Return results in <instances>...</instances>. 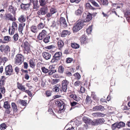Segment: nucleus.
Wrapping results in <instances>:
<instances>
[{
    "label": "nucleus",
    "instance_id": "obj_50",
    "mask_svg": "<svg viewBox=\"0 0 130 130\" xmlns=\"http://www.w3.org/2000/svg\"><path fill=\"white\" fill-rule=\"evenodd\" d=\"M24 43V47H29V44L27 41L24 40L23 41Z\"/></svg>",
    "mask_w": 130,
    "mask_h": 130
},
{
    "label": "nucleus",
    "instance_id": "obj_43",
    "mask_svg": "<svg viewBox=\"0 0 130 130\" xmlns=\"http://www.w3.org/2000/svg\"><path fill=\"white\" fill-rule=\"evenodd\" d=\"M102 4L104 5L107 6L108 4V2L107 0H100Z\"/></svg>",
    "mask_w": 130,
    "mask_h": 130
},
{
    "label": "nucleus",
    "instance_id": "obj_1",
    "mask_svg": "<svg viewBox=\"0 0 130 130\" xmlns=\"http://www.w3.org/2000/svg\"><path fill=\"white\" fill-rule=\"evenodd\" d=\"M92 15L90 13L88 12L84 13L82 18L81 21H83L84 23V22H88L91 20L92 19Z\"/></svg>",
    "mask_w": 130,
    "mask_h": 130
},
{
    "label": "nucleus",
    "instance_id": "obj_56",
    "mask_svg": "<svg viewBox=\"0 0 130 130\" xmlns=\"http://www.w3.org/2000/svg\"><path fill=\"white\" fill-rule=\"evenodd\" d=\"M65 106V104H63L62 105L60 106L59 107V111H62L64 110V107Z\"/></svg>",
    "mask_w": 130,
    "mask_h": 130
},
{
    "label": "nucleus",
    "instance_id": "obj_7",
    "mask_svg": "<svg viewBox=\"0 0 130 130\" xmlns=\"http://www.w3.org/2000/svg\"><path fill=\"white\" fill-rule=\"evenodd\" d=\"M125 126V124L123 122H120L119 123L116 122L114 123V130L117 128L118 130L121 127H124Z\"/></svg>",
    "mask_w": 130,
    "mask_h": 130
},
{
    "label": "nucleus",
    "instance_id": "obj_12",
    "mask_svg": "<svg viewBox=\"0 0 130 130\" xmlns=\"http://www.w3.org/2000/svg\"><path fill=\"white\" fill-rule=\"evenodd\" d=\"M104 120L103 118L94 119V126H97L101 124L104 123Z\"/></svg>",
    "mask_w": 130,
    "mask_h": 130
},
{
    "label": "nucleus",
    "instance_id": "obj_31",
    "mask_svg": "<svg viewBox=\"0 0 130 130\" xmlns=\"http://www.w3.org/2000/svg\"><path fill=\"white\" fill-rule=\"evenodd\" d=\"M58 44L59 48H60L63 47L64 45V43L62 40H59L58 42Z\"/></svg>",
    "mask_w": 130,
    "mask_h": 130
},
{
    "label": "nucleus",
    "instance_id": "obj_54",
    "mask_svg": "<svg viewBox=\"0 0 130 130\" xmlns=\"http://www.w3.org/2000/svg\"><path fill=\"white\" fill-rule=\"evenodd\" d=\"M56 12V10L54 8H52L50 9L51 13L52 14L55 13Z\"/></svg>",
    "mask_w": 130,
    "mask_h": 130
},
{
    "label": "nucleus",
    "instance_id": "obj_2",
    "mask_svg": "<svg viewBox=\"0 0 130 130\" xmlns=\"http://www.w3.org/2000/svg\"><path fill=\"white\" fill-rule=\"evenodd\" d=\"M62 56V54L61 52H56L53 56L51 62L53 63L57 62L58 60L60 59Z\"/></svg>",
    "mask_w": 130,
    "mask_h": 130
},
{
    "label": "nucleus",
    "instance_id": "obj_16",
    "mask_svg": "<svg viewBox=\"0 0 130 130\" xmlns=\"http://www.w3.org/2000/svg\"><path fill=\"white\" fill-rule=\"evenodd\" d=\"M31 4L30 3L29 4H24L23 3H22L20 5L21 8V9L24 10H27L28 9L30 5Z\"/></svg>",
    "mask_w": 130,
    "mask_h": 130
},
{
    "label": "nucleus",
    "instance_id": "obj_26",
    "mask_svg": "<svg viewBox=\"0 0 130 130\" xmlns=\"http://www.w3.org/2000/svg\"><path fill=\"white\" fill-rule=\"evenodd\" d=\"M46 35L45 33H39V35L37 36V38L39 40L42 39Z\"/></svg>",
    "mask_w": 130,
    "mask_h": 130
},
{
    "label": "nucleus",
    "instance_id": "obj_35",
    "mask_svg": "<svg viewBox=\"0 0 130 130\" xmlns=\"http://www.w3.org/2000/svg\"><path fill=\"white\" fill-rule=\"evenodd\" d=\"M4 77V76H1V78L0 80V86H2L4 85L5 81L3 79Z\"/></svg>",
    "mask_w": 130,
    "mask_h": 130
},
{
    "label": "nucleus",
    "instance_id": "obj_37",
    "mask_svg": "<svg viewBox=\"0 0 130 130\" xmlns=\"http://www.w3.org/2000/svg\"><path fill=\"white\" fill-rule=\"evenodd\" d=\"M29 62L30 67H35V66L36 64H35V62L33 61L32 60H30L29 61Z\"/></svg>",
    "mask_w": 130,
    "mask_h": 130
},
{
    "label": "nucleus",
    "instance_id": "obj_62",
    "mask_svg": "<svg viewBox=\"0 0 130 130\" xmlns=\"http://www.w3.org/2000/svg\"><path fill=\"white\" fill-rule=\"evenodd\" d=\"M72 59L70 58H67L66 59V62L68 63H71L72 61Z\"/></svg>",
    "mask_w": 130,
    "mask_h": 130
},
{
    "label": "nucleus",
    "instance_id": "obj_45",
    "mask_svg": "<svg viewBox=\"0 0 130 130\" xmlns=\"http://www.w3.org/2000/svg\"><path fill=\"white\" fill-rule=\"evenodd\" d=\"M55 103L56 104H57V105L59 107L64 104L61 101L60 102L59 101H56L55 102Z\"/></svg>",
    "mask_w": 130,
    "mask_h": 130
},
{
    "label": "nucleus",
    "instance_id": "obj_21",
    "mask_svg": "<svg viewBox=\"0 0 130 130\" xmlns=\"http://www.w3.org/2000/svg\"><path fill=\"white\" fill-rule=\"evenodd\" d=\"M48 0H39L40 6H45L48 3Z\"/></svg>",
    "mask_w": 130,
    "mask_h": 130
},
{
    "label": "nucleus",
    "instance_id": "obj_41",
    "mask_svg": "<svg viewBox=\"0 0 130 130\" xmlns=\"http://www.w3.org/2000/svg\"><path fill=\"white\" fill-rule=\"evenodd\" d=\"M12 111V109L10 107L9 108H7L6 109L5 111V113L7 114H10V112H11Z\"/></svg>",
    "mask_w": 130,
    "mask_h": 130
},
{
    "label": "nucleus",
    "instance_id": "obj_47",
    "mask_svg": "<svg viewBox=\"0 0 130 130\" xmlns=\"http://www.w3.org/2000/svg\"><path fill=\"white\" fill-rule=\"evenodd\" d=\"M19 102L22 105L24 106H26L27 104L26 102L22 100H20V101H19Z\"/></svg>",
    "mask_w": 130,
    "mask_h": 130
},
{
    "label": "nucleus",
    "instance_id": "obj_6",
    "mask_svg": "<svg viewBox=\"0 0 130 130\" xmlns=\"http://www.w3.org/2000/svg\"><path fill=\"white\" fill-rule=\"evenodd\" d=\"M6 74V75H10L13 72L12 66L8 65L5 68Z\"/></svg>",
    "mask_w": 130,
    "mask_h": 130
},
{
    "label": "nucleus",
    "instance_id": "obj_34",
    "mask_svg": "<svg viewBox=\"0 0 130 130\" xmlns=\"http://www.w3.org/2000/svg\"><path fill=\"white\" fill-rule=\"evenodd\" d=\"M86 40V38L84 35H83L82 36L80 39V41L82 44H83L84 43V42Z\"/></svg>",
    "mask_w": 130,
    "mask_h": 130
},
{
    "label": "nucleus",
    "instance_id": "obj_52",
    "mask_svg": "<svg viewBox=\"0 0 130 130\" xmlns=\"http://www.w3.org/2000/svg\"><path fill=\"white\" fill-rule=\"evenodd\" d=\"M92 29V25L90 26L86 30L87 32H91Z\"/></svg>",
    "mask_w": 130,
    "mask_h": 130
},
{
    "label": "nucleus",
    "instance_id": "obj_46",
    "mask_svg": "<svg viewBox=\"0 0 130 130\" xmlns=\"http://www.w3.org/2000/svg\"><path fill=\"white\" fill-rule=\"evenodd\" d=\"M86 103H90L91 102L90 97L88 95H87L86 100Z\"/></svg>",
    "mask_w": 130,
    "mask_h": 130
},
{
    "label": "nucleus",
    "instance_id": "obj_18",
    "mask_svg": "<svg viewBox=\"0 0 130 130\" xmlns=\"http://www.w3.org/2000/svg\"><path fill=\"white\" fill-rule=\"evenodd\" d=\"M93 116L95 117H103L105 115L101 112H95L93 113L92 114Z\"/></svg>",
    "mask_w": 130,
    "mask_h": 130
},
{
    "label": "nucleus",
    "instance_id": "obj_44",
    "mask_svg": "<svg viewBox=\"0 0 130 130\" xmlns=\"http://www.w3.org/2000/svg\"><path fill=\"white\" fill-rule=\"evenodd\" d=\"M41 70L42 72L45 73H47L49 71L48 69L44 67H42L41 68Z\"/></svg>",
    "mask_w": 130,
    "mask_h": 130
},
{
    "label": "nucleus",
    "instance_id": "obj_13",
    "mask_svg": "<svg viewBox=\"0 0 130 130\" xmlns=\"http://www.w3.org/2000/svg\"><path fill=\"white\" fill-rule=\"evenodd\" d=\"M92 110L94 111H104L105 110L104 107L101 105L96 106L92 108Z\"/></svg>",
    "mask_w": 130,
    "mask_h": 130
},
{
    "label": "nucleus",
    "instance_id": "obj_36",
    "mask_svg": "<svg viewBox=\"0 0 130 130\" xmlns=\"http://www.w3.org/2000/svg\"><path fill=\"white\" fill-rule=\"evenodd\" d=\"M50 38V36L47 35L43 39V41L45 43H47L49 42V39Z\"/></svg>",
    "mask_w": 130,
    "mask_h": 130
},
{
    "label": "nucleus",
    "instance_id": "obj_53",
    "mask_svg": "<svg viewBox=\"0 0 130 130\" xmlns=\"http://www.w3.org/2000/svg\"><path fill=\"white\" fill-rule=\"evenodd\" d=\"M74 75L76 77L77 79H79L81 78L80 75L78 73H76L74 74Z\"/></svg>",
    "mask_w": 130,
    "mask_h": 130
},
{
    "label": "nucleus",
    "instance_id": "obj_10",
    "mask_svg": "<svg viewBox=\"0 0 130 130\" xmlns=\"http://www.w3.org/2000/svg\"><path fill=\"white\" fill-rule=\"evenodd\" d=\"M17 57L15 61V63L19 65L23 61V58L21 55L20 54L17 55Z\"/></svg>",
    "mask_w": 130,
    "mask_h": 130
},
{
    "label": "nucleus",
    "instance_id": "obj_42",
    "mask_svg": "<svg viewBox=\"0 0 130 130\" xmlns=\"http://www.w3.org/2000/svg\"><path fill=\"white\" fill-rule=\"evenodd\" d=\"M6 128V125L5 123L2 124L0 125V129L1 130H4Z\"/></svg>",
    "mask_w": 130,
    "mask_h": 130
},
{
    "label": "nucleus",
    "instance_id": "obj_51",
    "mask_svg": "<svg viewBox=\"0 0 130 130\" xmlns=\"http://www.w3.org/2000/svg\"><path fill=\"white\" fill-rule=\"evenodd\" d=\"M4 39L5 41H10L11 40V37L9 36H5Z\"/></svg>",
    "mask_w": 130,
    "mask_h": 130
},
{
    "label": "nucleus",
    "instance_id": "obj_33",
    "mask_svg": "<svg viewBox=\"0 0 130 130\" xmlns=\"http://www.w3.org/2000/svg\"><path fill=\"white\" fill-rule=\"evenodd\" d=\"M58 72L60 73H62L64 71V68L62 66H60L58 68Z\"/></svg>",
    "mask_w": 130,
    "mask_h": 130
},
{
    "label": "nucleus",
    "instance_id": "obj_38",
    "mask_svg": "<svg viewBox=\"0 0 130 130\" xmlns=\"http://www.w3.org/2000/svg\"><path fill=\"white\" fill-rule=\"evenodd\" d=\"M3 107L4 108L6 109L7 108H9V107H10V105L8 103V102L6 101L4 102Z\"/></svg>",
    "mask_w": 130,
    "mask_h": 130
},
{
    "label": "nucleus",
    "instance_id": "obj_58",
    "mask_svg": "<svg viewBox=\"0 0 130 130\" xmlns=\"http://www.w3.org/2000/svg\"><path fill=\"white\" fill-rule=\"evenodd\" d=\"M124 15L126 17L128 16L130 18V10H127L126 13H124Z\"/></svg>",
    "mask_w": 130,
    "mask_h": 130
},
{
    "label": "nucleus",
    "instance_id": "obj_49",
    "mask_svg": "<svg viewBox=\"0 0 130 130\" xmlns=\"http://www.w3.org/2000/svg\"><path fill=\"white\" fill-rule=\"evenodd\" d=\"M19 36L18 33H16L13 36V38L14 41H17L18 39Z\"/></svg>",
    "mask_w": 130,
    "mask_h": 130
},
{
    "label": "nucleus",
    "instance_id": "obj_63",
    "mask_svg": "<svg viewBox=\"0 0 130 130\" xmlns=\"http://www.w3.org/2000/svg\"><path fill=\"white\" fill-rule=\"evenodd\" d=\"M44 24H43L42 23H40L38 25V28H42L44 27Z\"/></svg>",
    "mask_w": 130,
    "mask_h": 130
},
{
    "label": "nucleus",
    "instance_id": "obj_8",
    "mask_svg": "<svg viewBox=\"0 0 130 130\" xmlns=\"http://www.w3.org/2000/svg\"><path fill=\"white\" fill-rule=\"evenodd\" d=\"M69 83V82L66 80H64L62 82V89L64 92H66L67 89V86Z\"/></svg>",
    "mask_w": 130,
    "mask_h": 130
},
{
    "label": "nucleus",
    "instance_id": "obj_11",
    "mask_svg": "<svg viewBox=\"0 0 130 130\" xmlns=\"http://www.w3.org/2000/svg\"><path fill=\"white\" fill-rule=\"evenodd\" d=\"M30 3L31 4V3H32L33 4V8L34 9H37L39 8V6L38 3V0H29Z\"/></svg>",
    "mask_w": 130,
    "mask_h": 130
},
{
    "label": "nucleus",
    "instance_id": "obj_48",
    "mask_svg": "<svg viewBox=\"0 0 130 130\" xmlns=\"http://www.w3.org/2000/svg\"><path fill=\"white\" fill-rule=\"evenodd\" d=\"M31 31L33 32H36L37 31V27L36 26H32L31 27Z\"/></svg>",
    "mask_w": 130,
    "mask_h": 130
},
{
    "label": "nucleus",
    "instance_id": "obj_27",
    "mask_svg": "<svg viewBox=\"0 0 130 130\" xmlns=\"http://www.w3.org/2000/svg\"><path fill=\"white\" fill-rule=\"evenodd\" d=\"M71 44V46L73 48L76 49L79 48V45L77 43H72Z\"/></svg>",
    "mask_w": 130,
    "mask_h": 130
},
{
    "label": "nucleus",
    "instance_id": "obj_55",
    "mask_svg": "<svg viewBox=\"0 0 130 130\" xmlns=\"http://www.w3.org/2000/svg\"><path fill=\"white\" fill-rule=\"evenodd\" d=\"M81 84V82L79 80H77L74 83V86L76 87L79 86Z\"/></svg>",
    "mask_w": 130,
    "mask_h": 130
},
{
    "label": "nucleus",
    "instance_id": "obj_23",
    "mask_svg": "<svg viewBox=\"0 0 130 130\" xmlns=\"http://www.w3.org/2000/svg\"><path fill=\"white\" fill-rule=\"evenodd\" d=\"M12 107L13 111L15 112H17L18 110L16 104L14 103H12L11 104Z\"/></svg>",
    "mask_w": 130,
    "mask_h": 130
},
{
    "label": "nucleus",
    "instance_id": "obj_19",
    "mask_svg": "<svg viewBox=\"0 0 130 130\" xmlns=\"http://www.w3.org/2000/svg\"><path fill=\"white\" fill-rule=\"evenodd\" d=\"M18 88L23 91H25L26 88L24 85H23L19 83L18 82L17 83Z\"/></svg>",
    "mask_w": 130,
    "mask_h": 130
},
{
    "label": "nucleus",
    "instance_id": "obj_39",
    "mask_svg": "<svg viewBox=\"0 0 130 130\" xmlns=\"http://www.w3.org/2000/svg\"><path fill=\"white\" fill-rule=\"evenodd\" d=\"M59 86V85H57L53 87V91L56 92H58L59 90V89L58 87Z\"/></svg>",
    "mask_w": 130,
    "mask_h": 130
},
{
    "label": "nucleus",
    "instance_id": "obj_5",
    "mask_svg": "<svg viewBox=\"0 0 130 130\" xmlns=\"http://www.w3.org/2000/svg\"><path fill=\"white\" fill-rule=\"evenodd\" d=\"M48 12V9L46 6H43L38 11L37 14L39 15H44L46 14Z\"/></svg>",
    "mask_w": 130,
    "mask_h": 130
},
{
    "label": "nucleus",
    "instance_id": "obj_59",
    "mask_svg": "<svg viewBox=\"0 0 130 130\" xmlns=\"http://www.w3.org/2000/svg\"><path fill=\"white\" fill-rule=\"evenodd\" d=\"M91 97L93 99L95 100H96L97 98L96 95L95 94V93L93 92H92L91 95Z\"/></svg>",
    "mask_w": 130,
    "mask_h": 130
},
{
    "label": "nucleus",
    "instance_id": "obj_4",
    "mask_svg": "<svg viewBox=\"0 0 130 130\" xmlns=\"http://www.w3.org/2000/svg\"><path fill=\"white\" fill-rule=\"evenodd\" d=\"M0 51L2 52H4L8 56V53L10 52V47L8 45H1L0 46Z\"/></svg>",
    "mask_w": 130,
    "mask_h": 130
},
{
    "label": "nucleus",
    "instance_id": "obj_22",
    "mask_svg": "<svg viewBox=\"0 0 130 130\" xmlns=\"http://www.w3.org/2000/svg\"><path fill=\"white\" fill-rule=\"evenodd\" d=\"M91 119L86 117H84L83 118V120L86 124L89 125Z\"/></svg>",
    "mask_w": 130,
    "mask_h": 130
},
{
    "label": "nucleus",
    "instance_id": "obj_9",
    "mask_svg": "<svg viewBox=\"0 0 130 130\" xmlns=\"http://www.w3.org/2000/svg\"><path fill=\"white\" fill-rule=\"evenodd\" d=\"M5 16H4V19L6 20H10L12 21H14L16 20V18L15 17L13 18V16L10 13L6 14Z\"/></svg>",
    "mask_w": 130,
    "mask_h": 130
},
{
    "label": "nucleus",
    "instance_id": "obj_3",
    "mask_svg": "<svg viewBox=\"0 0 130 130\" xmlns=\"http://www.w3.org/2000/svg\"><path fill=\"white\" fill-rule=\"evenodd\" d=\"M84 25L83 21L80 20L73 27V32H77L83 28Z\"/></svg>",
    "mask_w": 130,
    "mask_h": 130
},
{
    "label": "nucleus",
    "instance_id": "obj_30",
    "mask_svg": "<svg viewBox=\"0 0 130 130\" xmlns=\"http://www.w3.org/2000/svg\"><path fill=\"white\" fill-rule=\"evenodd\" d=\"M25 18L24 17V15H21L18 18L19 21L21 22H25Z\"/></svg>",
    "mask_w": 130,
    "mask_h": 130
},
{
    "label": "nucleus",
    "instance_id": "obj_17",
    "mask_svg": "<svg viewBox=\"0 0 130 130\" xmlns=\"http://www.w3.org/2000/svg\"><path fill=\"white\" fill-rule=\"evenodd\" d=\"M42 56L45 59L47 60L50 58L51 55L47 52H44L43 53Z\"/></svg>",
    "mask_w": 130,
    "mask_h": 130
},
{
    "label": "nucleus",
    "instance_id": "obj_57",
    "mask_svg": "<svg viewBox=\"0 0 130 130\" xmlns=\"http://www.w3.org/2000/svg\"><path fill=\"white\" fill-rule=\"evenodd\" d=\"M77 104H78L79 105H80V104H79L77 103V102H75L74 101L72 102H70V104L72 107L76 105Z\"/></svg>",
    "mask_w": 130,
    "mask_h": 130
},
{
    "label": "nucleus",
    "instance_id": "obj_24",
    "mask_svg": "<svg viewBox=\"0 0 130 130\" xmlns=\"http://www.w3.org/2000/svg\"><path fill=\"white\" fill-rule=\"evenodd\" d=\"M8 59L7 57H4L2 58L0 57V65L2 63H3V64H4L5 62Z\"/></svg>",
    "mask_w": 130,
    "mask_h": 130
},
{
    "label": "nucleus",
    "instance_id": "obj_28",
    "mask_svg": "<svg viewBox=\"0 0 130 130\" xmlns=\"http://www.w3.org/2000/svg\"><path fill=\"white\" fill-rule=\"evenodd\" d=\"M25 25V24H20L19 25L18 30L20 32H22L24 27Z\"/></svg>",
    "mask_w": 130,
    "mask_h": 130
},
{
    "label": "nucleus",
    "instance_id": "obj_40",
    "mask_svg": "<svg viewBox=\"0 0 130 130\" xmlns=\"http://www.w3.org/2000/svg\"><path fill=\"white\" fill-rule=\"evenodd\" d=\"M15 54V51L13 50H12L9 53V55L8 56H10L11 58H13L14 57V55Z\"/></svg>",
    "mask_w": 130,
    "mask_h": 130
},
{
    "label": "nucleus",
    "instance_id": "obj_15",
    "mask_svg": "<svg viewBox=\"0 0 130 130\" xmlns=\"http://www.w3.org/2000/svg\"><path fill=\"white\" fill-rule=\"evenodd\" d=\"M8 10L11 13H13V15H15V11L17 10V8L13 6L12 5H10L9 6Z\"/></svg>",
    "mask_w": 130,
    "mask_h": 130
},
{
    "label": "nucleus",
    "instance_id": "obj_60",
    "mask_svg": "<svg viewBox=\"0 0 130 130\" xmlns=\"http://www.w3.org/2000/svg\"><path fill=\"white\" fill-rule=\"evenodd\" d=\"M26 93L28 94V95L30 97H31L32 96V95L31 92L29 91L28 90H25V91H24Z\"/></svg>",
    "mask_w": 130,
    "mask_h": 130
},
{
    "label": "nucleus",
    "instance_id": "obj_64",
    "mask_svg": "<svg viewBox=\"0 0 130 130\" xmlns=\"http://www.w3.org/2000/svg\"><path fill=\"white\" fill-rule=\"evenodd\" d=\"M0 91L2 94H4L5 92V89L3 87L0 88Z\"/></svg>",
    "mask_w": 130,
    "mask_h": 130
},
{
    "label": "nucleus",
    "instance_id": "obj_61",
    "mask_svg": "<svg viewBox=\"0 0 130 130\" xmlns=\"http://www.w3.org/2000/svg\"><path fill=\"white\" fill-rule=\"evenodd\" d=\"M81 0H70L71 3H75L76 4H78L80 1Z\"/></svg>",
    "mask_w": 130,
    "mask_h": 130
},
{
    "label": "nucleus",
    "instance_id": "obj_29",
    "mask_svg": "<svg viewBox=\"0 0 130 130\" xmlns=\"http://www.w3.org/2000/svg\"><path fill=\"white\" fill-rule=\"evenodd\" d=\"M69 97L73 99L74 100L76 101H78L79 100V99L75 95L71 94L69 95Z\"/></svg>",
    "mask_w": 130,
    "mask_h": 130
},
{
    "label": "nucleus",
    "instance_id": "obj_14",
    "mask_svg": "<svg viewBox=\"0 0 130 130\" xmlns=\"http://www.w3.org/2000/svg\"><path fill=\"white\" fill-rule=\"evenodd\" d=\"M59 22L61 26H62V25H64L63 27H66L67 26V24L66 20L64 18L61 17L59 20Z\"/></svg>",
    "mask_w": 130,
    "mask_h": 130
},
{
    "label": "nucleus",
    "instance_id": "obj_20",
    "mask_svg": "<svg viewBox=\"0 0 130 130\" xmlns=\"http://www.w3.org/2000/svg\"><path fill=\"white\" fill-rule=\"evenodd\" d=\"M83 10L82 7H80L78 9L75 11V14L77 15H80L83 12Z\"/></svg>",
    "mask_w": 130,
    "mask_h": 130
},
{
    "label": "nucleus",
    "instance_id": "obj_32",
    "mask_svg": "<svg viewBox=\"0 0 130 130\" xmlns=\"http://www.w3.org/2000/svg\"><path fill=\"white\" fill-rule=\"evenodd\" d=\"M24 53L25 54H28V53H30V49L29 47H24Z\"/></svg>",
    "mask_w": 130,
    "mask_h": 130
},
{
    "label": "nucleus",
    "instance_id": "obj_25",
    "mask_svg": "<svg viewBox=\"0 0 130 130\" xmlns=\"http://www.w3.org/2000/svg\"><path fill=\"white\" fill-rule=\"evenodd\" d=\"M85 6L88 9L94 10L95 9L89 3H87L85 5Z\"/></svg>",
    "mask_w": 130,
    "mask_h": 130
}]
</instances>
